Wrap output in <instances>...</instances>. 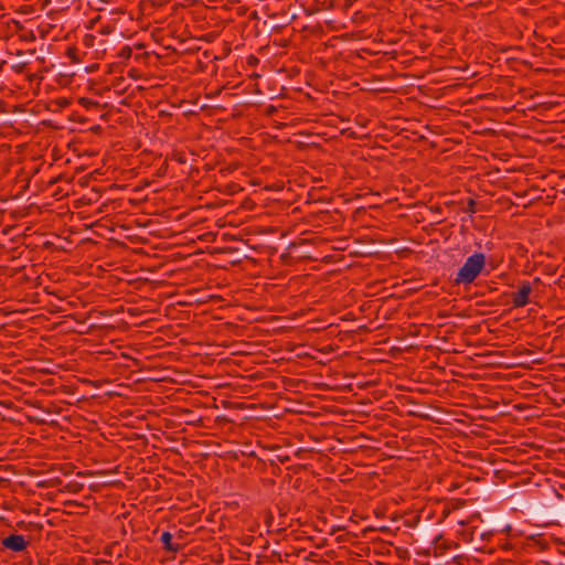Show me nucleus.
Instances as JSON below:
<instances>
[{"label":"nucleus","mask_w":565,"mask_h":565,"mask_svg":"<svg viewBox=\"0 0 565 565\" xmlns=\"http://www.w3.org/2000/svg\"><path fill=\"white\" fill-rule=\"evenodd\" d=\"M486 265V257L482 253H475L469 256L458 270L455 282L457 285L471 284L482 271Z\"/></svg>","instance_id":"obj_1"},{"label":"nucleus","mask_w":565,"mask_h":565,"mask_svg":"<svg viewBox=\"0 0 565 565\" xmlns=\"http://www.w3.org/2000/svg\"><path fill=\"white\" fill-rule=\"evenodd\" d=\"M532 292V287L527 282H523L518 291L512 295V303L514 307H524L530 302V296Z\"/></svg>","instance_id":"obj_2"},{"label":"nucleus","mask_w":565,"mask_h":565,"mask_svg":"<svg viewBox=\"0 0 565 565\" xmlns=\"http://www.w3.org/2000/svg\"><path fill=\"white\" fill-rule=\"evenodd\" d=\"M2 543L4 547L14 552L23 551L26 547V541L22 535H10Z\"/></svg>","instance_id":"obj_3"},{"label":"nucleus","mask_w":565,"mask_h":565,"mask_svg":"<svg viewBox=\"0 0 565 565\" xmlns=\"http://www.w3.org/2000/svg\"><path fill=\"white\" fill-rule=\"evenodd\" d=\"M161 542L170 551H175L178 547L172 544V535L169 532H163L161 535Z\"/></svg>","instance_id":"obj_4"}]
</instances>
